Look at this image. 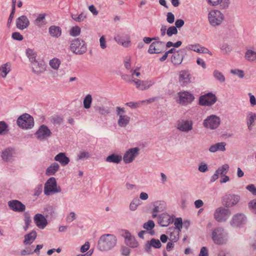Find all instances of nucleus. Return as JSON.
I'll return each mask as SVG.
<instances>
[{
  "mask_svg": "<svg viewBox=\"0 0 256 256\" xmlns=\"http://www.w3.org/2000/svg\"><path fill=\"white\" fill-rule=\"evenodd\" d=\"M114 40L124 47L128 48L130 46V37L127 34H118L114 38Z\"/></svg>",
  "mask_w": 256,
  "mask_h": 256,
  "instance_id": "nucleus-21",
  "label": "nucleus"
},
{
  "mask_svg": "<svg viewBox=\"0 0 256 256\" xmlns=\"http://www.w3.org/2000/svg\"><path fill=\"white\" fill-rule=\"evenodd\" d=\"M246 222V218L244 214L238 213L234 214L230 222L232 227L238 228L242 226Z\"/></svg>",
  "mask_w": 256,
  "mask_h": 256,
  "instance_id": "nucleus-14",
  "label": "nucleus"
},
{
  "mask_svg": "<svg viewBox=\"0 0 256 256\" xmlns=\"http://www.w3.org/2000/svg\"><path fill=\"white\" fill-rule=\"evenodd\" d=\"M126 244L132 248H137L138 246V243L136 238L132 236L130 233L126 232L124 236Z\"/></svg>",
  "mask_w": 256,
  "mask_h": 256,
  "instance_id": "nucleus-27",
  "label": "nucleus"
},
{
  "mask_svg": "<svg viewBox=\"0 0 256 256\" xmlns=\"http://www.w3.org/2000/svg\"><path fill=\"white\" fill-rule=\"evenodd\" d=\"M220 50L223 51L224 54H226L232 50V48L228 43H223L220 46Z\"/></svg>",
  "mask_w": 256,
  "mask_h": 256,
  "instance_id": "nucleus-52",
  "label": "nucleus"
},
{
  "mask_svg": "<svg viewBox=\"0 0 256 256\" xmlns=\"http://www.w3.org/2000/svg\"><path fill=\"white\" fill-rule=\"evenodd\" d=\"M166 20L169 24H172L174 21V16L171 12H168L166 14Z\"/></svg>",
  "mask_w": 256,
  "mask_h": 256,
  "instance_id": "nucleus-63",
  "label": "nucleus"
},
{
  "mask_svg": "<svg viewBox=\"0 0 256 256\" xmlns=\"http://www.w3.org/2000/svg\"><path fill=\"white\" fill-rule=\"evenodd\" d=\"M246 120L248 130H252L254 126V122L256 121V114L248 112L246 114Z\"/></svg>",
  "mask_w": 256,
  "mask_h": 256,
  "instance_id": "nucleus-25",
  "label": "nucleus"
},
{
  "mask_svg": "<svg viewBox=\"0 0 256 256\" xmlns=\"http://www.w3.org/2000/svg\"><path fill=\"white\" fill-rule=\"evenodd\" d=\"M178 82L181 86H188L191 82V76L190 72L186 70L180 72L178 74Z\"/></svg>",
  "mask_w": 256,
  "mask_h": 256,
  "instance_id": "nucleus-18",
  "label": "nucleus"
},
{
  "mask_svg": "<svg viewBox=\"0 0 256 256\" xmlns=\"http://www.w3.org/2000/svg\"><path fill=\"white\" fill-rule=\"evenodd\" d=\"M226 143L224 142H218L211 146L209 150L212 152H215L217 151L224 152L226 150Z\"/></svg>",
  "mask_w": 256,
  "mask_h": 256,
  "instance_id": "nucleus-34",
  "label": "nucleus"
},
{
  "mask_svg": "<svg viewBox=\"0 0 256 256\" xmlns=\"http://www.w3.org/2000/svg\"><path fill=\"white\" fill-rule=\"evenodd\" d=\"M54 160L60 162L63 166L68 164L70 161V158L66 156L64 152H60L56 155Z\"/></svg>",
  "mask_w": 256,
  "mask_h": 256,
  "instance_id": "nucleus-32",
  "label": "nucleus"
},
{
  "mask_svg": "<svg viewBox=\"0 0 256 256\" xmlns=\"http://www.w3.org/2000/svg\"><path fill=\"white\" fill-rule=\"evenodd\" d=\"M60 192L61 188L60 186H57L56 180L54 177L50 178L44 184V193L46 196Z\"/></svg>",
  "mask_w": 256,
  "mask_h": 256,
  "instance_id": "nucleus-5",
  "label": "nucleus"
},
{
  "mask_svg": "<svg viewBox=\"0 0 256 256\" xmlns=\"http://www.w3.org/2000/svg\"><path fill=\"white\" fill-rule=\"evenodd\" d=\"M154 84L152 80H140V90H143L148 88Z\"/></svg>",
  "mask_w": 256,
  "mask_h": 256,
  "instance_id": "nucleus-43",
  "label": "nucleus"
},
{
  "mask_svg": "<svg viewBox=\"0 0 256 256\" xmlns=\"http://www.w3.org/2000/svg\"><path fill=\"white\" fill-rule=\"evenodd\" d=\"M45 14H40L35 20V24L38 26L40 25V24L43 22L44 20L45 19Z\"/></svg>",
  "mask_w": 256,
  "mask_h": 256,
  "instance_id": "nucleus-62",
  "label": "nucleus"
},
{
  "mask_svg": "<svg viewBox=\"0 0 256 256\" xmlns=\"http://www.w3.org/2000/svg\"><path fill=\"white\" fill-rule=\"evenodd\" d=\"M212 239L216 244H222L225 243V233L224 229L220 228L214 229L212 232Z\"/></svg>",
  "mask_w": 256,
  "mask_h": 256,
  "instance_id": "nucleus-11",
  "label": "nucleus"
},
{
  "mask_svg": "<svg viewBox=\"0 0 256 256\" xmlns=\"http://www.w3.org/2000/svg\"><path fill=\"white\" fill-rule=\"evenodd\" d=\"M16 123L22 129H30L34 126V120L30 114L25 113L18 118Z\"/></svg>",
  "mask_w": 256,
  "mask_h": 256,
  "instance_id": "nucleus-4",
  "label": "nucleus"
},
{
  "mask_svg": "<svg viewBox=\"0 0 256 256\" xmlns=\"http://www.w3.org/2000/svg\"><path fill=\"white\" fill-rule=\"evenodd\" d=\"M50 35L54 38H58L62 34V30L60 26H52L49 28L48 30Z\"/></svg>",
  "mask_w": 256,
  "mask_h": 256,
  "instance_id": "nucleus-35",
  "label": "nucleus"
},
{
  "mask_svg": "<svg viewBox=\"0 0 256 256\" xmlns=\"http://www.w3.org/2000/svg\"><path fill=\"white\" fill-rule=\"evenodd\" d=\"M248 206L251 208L252 212L256 214V200H251L248 203Z\"/></svg>",
  "mask_w": 256,
  "mask_h": 256,
  "instance_id": "nucleus-64",
  "label": "nucleus"
},
{
  "mask_svg": "<svg viewBox=\"0 0 256 256\" xmlns=\"http://www.w3.org/2000/svg\"><path fill=\"white\" fill-rule=\"evenodd\" d=\"M94 108L96 112H98L102 116H106L110 113V111L108 108L98 106H94Z\"/></svg>",
  "mask_w": 256,
  "mask_h": 256,
  "instance_id": "nucleus-41",
  "label": "nucleus"
},
{
  "mask_svg": "<svg viewBox=\"0 0 256 256\" xmlns=\"http://www.w3.org/2000/svg\"><path fill=\"white\" fill-rule=\"evenodd\" d=\"M208 20L210 26H217L220 25L224 20V16L220 11L213 10L208 14Z\"/></svg>",
  "mask_w": 256,
  "mask_h": 256,
  "instance_id": "nucleus-3",
  "label": "nucleus"
},
{
  "mask_svg": "<svg viewBox=\"0 0 256 256\" xmlns=\"http://www.w3.org/2000/svg\"><path fill=\"white\" fill-rule=\"evenodd\" d=\"M122 160V156L114 154H110L106 157V162H113L115 164H119Z\"/></svg>",
  "mask_w": 256,
  "mask_h": 256,
  "instance_id": "nucleus-37",
  "label": "nucleus"
},
{
  "mask_svg": "<svg viewBox=\"0 0 256 256\" xmlns=\"http://www.w3.org/2000/svg\"><path fill=\"white\" fill-rule=\"evenodd\" d=\"M130 118L126 115H120L118 124L120 127H126L130 122Z\"/></svg>",
  "mask_w": 256,
  "mask_h": 256,
  "instance_id": "nucleus-39",
  "label": "nucleus"
},
{
  "mask_svg": "<svg viewBox=\"0 0 256 256\" xmlns=\"http://www.w3.org/2000/svg\"><path fill=\"white\" fill-rule=\"evenodd\" d=\"M214 77L221 82L225 81V78L224 76L218 70H214Z\"/></svg>",
  "mask_w": 256,
  "mask_h": 256,
  "instance_id": "nucleus-50",
  "label": "nucleus"
},
{
  "mask_svg": "<svg viewBox=\"0 0 256 256\" xmlns=\"http://www.w3.org/2000/svg\"><path fill=\"white\" fill-rule=\"evenodd\" d=\"M81 29L78 26H73L70 31V34L72 36H77L80 34Z\"/></svg>",
  "mask_w": 256,
  "mask_h": 256,
  "instance_id": "nucleus-49",
  "label": "nucleus"
},
{
  "mask_svg": "<svg viewBox=\"0 0 256 256\" xmlns=\"http://www.w3.org/2000/svg\"><path fill=\"white\" fill-rule=\"evenodd\" d=\"M90 157V154L88 152L82 151L80 152L78 156L77 160H82L84 158H88Z\"/></svg>",
  "mask_w": 256,
  "mask_h": 256,
  "instance_id": "nucleus-56",
  "label": "nucleus"
},
{
  "mask_svg": "<svg viewBox=\"0 0 256 256\" xmlns=\"http://www.w3.org/2000/svg\"><path fill=\"white\" fill-rule=\"evenodd\" d=\"M10 210L16 212H23L26 210V206L18 200H12L8 202Z\"/></svg>",
  "mask_w": 256,
  "mask_h": 256,
  "instance_id": "nucleus-20",
  "label": "nucleus"
},
{
  "mask_svg": "<svg viewBox=\"0 0 256 256\" xmlns=\"http://www.w3.org/2000/svg\"><path fill=\"white\" fill-rule=\"evenodd\" d=\"M16 27L20 30H24L30 25V21L26 16H22L16 20Z\"/></svg>",
  "mask_w": 256,
  "mask_h": 256,
  "instance_id": "nucleus-22",
  "label": "nucleus"
},
{
  "mask_svg": "<svg viewBox=\"0 0 256 256\" xmlns=\"http://www.w3.org/2000/svg\"><path fill=\"white\" fill-rule=\"evenodd\" d=\"M34 221L36 226L41 229H44L48 224L47 220L41 214H36L34 218Z\"/></svg>",
  "mask_w": 256,
  "mask_h": 256,
  "instance_id": "nucleus-23",
  "label": "nucleus"
},
{
  "mask_svg": "<svg viewBox=\"0 0 256 256\" xmlns=\"http://www.w3.org/2000/svg\"><path fill=\"white\" fill-rule=\"evenodd\" d=\"M186 54L185 48H181L177 50L176 53L172 54V62L174 65L180 64Z\"/></svg>",
  "mask_w": 256,
  "mask_h": 256,
  "instance_id": "nucleus-17",
  "label": "nucleus"
},
{
  "mask_svg": "<svg viewBox=\"0 0 256 256\" xmlns=\"http://www.w3.org/2000/svg\"><path fill=\"white\" fill-rule=\"evenodd\" d=\"M11 64L10 62H6L5 64L2 65L0 67V76L2 78L6 77L8 74L10 70Z\"/></svg>",
  "mask_w": 256,
  "mask_h": 256,
  "instance_id": "nucleus-40",
  "label": "nucleus"
},
{
  "mask_svg": "<svg viewBox=\"0 0 256 256\" xmlns=\"http://www.w3.org/2000/svg\"><path fill=\"white\" fill-rule=\"evenodd\" d=\"M140 204V200L138 198H135L130 203V209L132 211L136 210L137 209L138 206Z\"/></svg>",
  "mask_w": 256,
  "mask_h": 256,
  "instance_id": "nucleus-48",
  "label": "nucleus"
},
{
  "mask_svg": "<svg viewBox=\"0 0 256 256\" xmlns=\"http://www.w3.org/2000/svg\"><path fill=\"white\" fill-rule=\"evenodd\" d=\"M154 208L152 210V218L157 216V214L164 211L166 208V203L164 201H156L153 204Z\"/></svg>",
  "mask_w": 256,
  "mask_h": 256,
  "instance_id": "nucleus-24",
  "label": "nucleus"
},
{
  "mask_svg": "<svg viewBox=\"0 0 256 256\" xmlns=\"http://www.w3.org/2000/svg\"><path fill=\"white\" fill-rule=\"evenodd\" d=\"M59 168V164L56 162H54L47 168L46 174L47 176L54 175L58 171Z\"/></svg>",
  "mask_w": 256,
  "mask_h": 256,
  "instance_id": "nucleus-36",
  "label": "nucleus"
},
{
  "mask_svg": "<svg viewBox=\"0 0 256 256\" xmlns=\"http://www.w3.org/2000/svg\"><path fill=\"white\" fill-rule=\"evenodd\" d=\"M71 17L74 20L80 22H83L86 18V15L82 12L78 16L76 15L72 14Z\"/></svg>",
  "mask_w": 256,
  "mask_h": 256,
  "instance_id": "nucleus-45",
  "label": "nucleus"
},
{
  "mask_svg": "<svg viewBox=\"0 0 256 256\" xmlns=\"http://www.w3.org/2000/svg\"><path fill=\"white\" fill-rule=\"evenodd\" d=\"M180 231L176 230L174 226L170 227L168 228L167 234H170V240L174 242H177L179 239V234Z\"/></svg>",
  "mask_w": 256,
  "mask_h": 256,
  "instance_id": "nucleus-31",
  "label": "nucleus"
},
{
  "mask_svg": "<svg viewBox=\"0 0 256 256\" xmlns=\"http://www.w3.org/2000/svg\"><path fill=\"white\" fill-rule=\"evenodd\" d=\"M172 222L170 216L166 213H163L158 216V223L162 226H167Z\"/></svg>",
  "mask_w": 256,
  "mask_h": 256,
  "instance_id": "nucleus-29",
  "label": "nucleus"
},
{
  "mask_svg": "<svg viewBox=\"0 0 256 256\" xmlns=\"http://www.w3.org/2000/svg\"><path fill=\"white\" fill-rule=\"evenodd\" d=\"M165 43L162 41L152 42L150 46L148 52L150 54H159L165 52Z\"/></svg>",
  "mask_w": 256,
  "mask_h": 256,
  "instance_id": "nucleus-10",
  "label": "nucleus"
},
{
  "mask_svg": "<svg viewBox=\"0 0 256 256\" xmlns=\"http://www.w3.org/2000/svg\"><path fill=\"white\" fill-rule=\"evenodd\" d=\"M230 214V210L220 206L214 212V218L218 222L226 221Z\"/></svg>",
  "mask_w": 256,
  "mask_h": 256,
  "instance_id": "nucleus-7",
  "label": "nucleus"
},
{
  "mask_svg": "<svg viewBox=\"0 0 256 256\" xmlns=\"http://www.w3.org/2000/svg\"><path fill=\"white\" fill-rule=\"evenodd\" d=\"M244 58L248 62H256V52L248 50L245 53Z\"/></svg>",
  "mask_w": 256,
  "mask_h": 256,
  "instance_id": "nucleus-38",
  "label": "nucleus"
},
{
  "mask_svg": "<svg viewBox=\"0 0 256 256\" xmlns=\"http://www.w3.org/2000/svg\"><path fill=\"white\" fill-rule=\"evenodd\" d=\"M162 246V244L159 240L156 238H152L150 240L146 242L144 249L146 252L148 254H151L152 248H160Z\"/></svg>",
  "mask_w": 256,
  "mask_h": 256,
  "instance_id": "nucleus-19",
  "label": "nucleus"
},
{
  "mask_svg": "<svg viewBox=\"0 0 256 256\" xmlns=\"http://www.w3.org/2000/svg\"><path fill=\"white\" fill-rule=\"evenodd\" d=\"M193 123L192 120H180L176 122V128L183 132H188L192 129Z\"/></svg>",
  "mask_w": 256,
  "mask_h": 256,
  "instance_id": "nucleus-16",
  "label": "nucleus"
},
{
  "mask_svg": "<svg viewBox=\"0 0 256 256\" xmlns=\"http://www.w3.org/2000/svg\"><path fill=\"white\" fill-rule=\"evenodd\" d=\"M178 95L179 97V104L184 106L191 103L194 99V95L187 91L180 92Z\"/></svg>",
  "mask_w": 256,
  "mask_h": 256,
  "instance_id": "nucleus-13",
  "label": "nucleus"
},
{
  "mask_svg": "<svg viewBox=\"0 0 256 256\" xmlns=\"http://www.w3.org/2000/svg\"><path fill=\"white\" fill-rule=\"evenodd\" d=\"M32 71L36 74H40L45 70V64L43 62H38L37 60L32 62Z\"/></svg>",
  "mask_w": 256,
  "mask_h": 256,
  "instance_id": "nucleus-28",
  "label": "nucleus"
},
{
  "mask_svg": "<svg viewBox=\"0 0 256 256\" xmlns=\"http://www.w3.org/2000/svg\"><path fill=\"white\" fill-rule=\"evenodd\" d=\"M138 148H132L124 154L123 160L124 163L129 164L133 162L134 158L139 154Z\"/></svg>",
  "mask_w": 256,
  "mask_h": 256,
  "instance_id": "nucleus-15",
  "label": "nucleus"
},
{
  "mask_svg": "<svg viewBox=\"0 0 256 256\" xmlns=\"http://www.w3.org/2000/svg\"><path fill=\"white\" fill-rule=\"evenodd\" d=\"M92 96L90 94H87L83 101L84 107L86 109H88L91 106L92 102Z\"/></svg>",
  "mask_w": 256,
  "mask_h": 256,
  "instance_id": "nucleus-44",
  "label": "nucleus"
},
{
  "mask_svg": "<svg viewBox=\"0 0 256 256\" xmlns=\"http://www.w3.org/2000/svg\"><path fill=\"white\" fill-rule=\"evenodd\" d=\"M240 196L238 194H231L224 195L222 198L223 204L228 208L236 206L240 201Z\"/></svg>",
  "mask_w": 256,
  "mask_h": 256,
  "instance_id": "nucleus-6",
  "label": "nucleus"
},
{
  "mask_svg": "<svg viewBox=\"0 0 256 256\" xmlns=\"http://www.w3.org/2000/svg\"><path fill=\"white\" fill-rule=\"evenodd\" d=\"M24 221L25 224H30L32 222V219L28 212H26L24 214Z\"/></svg>",
  "mask_w": 256,
  "mask_h": 256,
  "instance_id": "nucleus-61",
  "label": "nucleus"
},
{
  "mask_svg": "<svg viewBox=\"0 0 256 256\" xmlns=\"http://www.w3.org/2000/svg\"><path fill=\"white\" fill-rule=\"evenodd\" d=\"M229 170V166L228 164H224L222 166L218 168L216 170L217 173L219 174L224 175L226 174Z\"/></svg>",
  "mask_w": 256,
  "mask_h": 256,
  "instance_id": "nucleus-47",
  "label": "nucleus"
},
{
  "mask_svg": "<svg viewBox=\"0 0 256 256\" xmlns=\"http://www.w3.org/2000/svg\"><path fill=\"white\" fill-rule=\"evenodd\" d=\"M70 49L73 53L81 55L86 52L87 46L84 40L77 38L72 40Z\"/></svg>",
  "mask_w": 256,
  "mask_h": 256,
  "instance_id": "nucleus-2",
  "label": "nucleus"
},
{
  "mask_svg": "<svg viewBox=\"0 0 256 256\" xmlns=\"http://www.w3.org/2000/svg\"><path fill=\"white\" fill-rule=\"evenodd\" d=\"M155 224L153 220H148V222H145L143 224V228L148 231L152 230L154 227Z\"/></svg>",
  "mask_w": 256,
  "mask_h": 256,
  "instance_id": "nucleus-51",
  "label": "nucleus"
},
{
  "mask_svg": "<svg viewBox=\"0 0 256 256\" xmlns=\"http://www.w3.org/2000/svg\"><path fill=\"white\" fill-rule=\"evenodd\" d=\"M52 133L48 128L44 125H41L36 132V136L39 140H44L51 136Z\"/></svg>",
  "mask_w": 256,
  "mask_h": 256,
  "instance_id": "nucleus-12",
  "label": "nucleus"
},
{
  "mask_svg": "<svg viewBox=\"0 0 256 256\" xmlns=\"http://www.w3.org/2000/svg\"><path fill=\"white\" fill-rule=\"evenodd\" d=\"M37 236V234L35 230H32L30 232L24 236V244L25 245H30L36 240Z\"/></svg>",
  "mask_w": 256,
  "mask_h": 256,
  "instance_id": "nucleus-30",
  "label": "nucleus"
},
{
  "mask_svg": "<svg viewBox=\"0 0 256 256\" xmlns=\"http://www.w3.org/2000/svg\"><path fill=\"white\" fill-rule=\"evenodd\" d=\"M220 122V118L218 116L212 114L208 116L204 120L203 126L207 128L214 130L218 127Z\"/></svg>",
  "mask_w": 256,
  "mask_h": 256,
  "instance_id": "nucleus-8",
  "label": "nucleus"
},
{
  "mask_svg": "<svg viewBox=\"0 0 256 256\" xmlns=\"http://www.w3.org/2000/svg\"><path fill=\"white\" fill-rule=\"evenodd\" d=\"M217 101V98L212 92H208L201 96L199 98V104L200 106H211Z\"/></svg>",
  "mask_w": 256,
  "mask_h": 256,
  "instance_id": "nucleus-9",
  "label": "nucleus"
},
{
  "mask_svg": "<svg viewBox=\"0 0 256 256\" xmlns=\"http://www.w3.org/2000/svg\"><path fill=\"white\" fill-rule=\"evenodd\" d=\"M246 188L249 191L252 195L256 196V187L254 184L248 185Z\"/></svg>",
  "mask_w": 256,
  "mask_h": 256,
  "instance_id": "nucleus-60",
  "label": "nucleus"
},
{
  "mask_svg": "<svg viewBox=\"0 0 256 256\" xmlns=\"http://www.w3.org/2000/svg\"><path fill=\"white\" fill-rule=\"evenodd\" d=\"M190 50H193L198 53L200 54H208L212 55V53L208 50V48L202 46L200 44H190L187 47Z\"/></svg>",
  "mask_w": 256,
  "mask_h": 256,
  "instance_id": "nucleus-26",
  "label": "nucleus"
},
{
  "mask_svg": "<svg viewBox=\"0 0 256 256\" xmlns=\"http://www.w3.org/2000/svg\"><path fill=\"white\" fill-rule=\"evenodd\" d=\"M230 72L234 74L237 75L240 78H243L244 76V71L238 69L231 70Z\"/></svg>",
  "mask_w": 256,
  "mask_h": 256,
  "instance_id": "nucleus-58",
  "label": "nucleus"
},
{
  "mask_svg": "<svg viewBox=\"0 0 256 256\" xmlns=\"http://www.w3.org/2000/svg\"><path fill=\"white\" fill-rule=\"evenodd\" d=\"M174 224L175 227L174 228H176V230L181 231V229L182 227V220L181 218H176Z\"/></svg>",
  "mask_w": 256,
  "mask_h": 256,
  "instance_id": "nucleus-55",
  "label": "nucleus"
},
{
  "mask_svg": "<svg viewBox=\"0 0 256 256\" xmlns=\"http://www.w3.org/2000/svg\"><path fill=\"white\" fill-rule=\"evenodd\" d=\"M117 239L113 234L102 235L98 243V248L100 251H107L112 248L116 245Z\"/></svg>",
  "mask_w": 256,
  "mask_h": 256,
  "instance_id": "nucleus-1",
  "label": "nucleus"
},
{
  "mask_svg": "<svg viewBox=\"0 0 256 256\" xmlns=\"http://www.w3.org/2000/svg\"><path fill=\"white\" fill-rule=\"evenodd\" d=\"M178 32V29L175 26H170L166 30V34L168 36H171L173 34H176Z\"/></svg>",
  "mask_w": 256,
  "mask_h": 256,
  "instance_id": "nucleus-53",
  "label": "nucleus"
},
{
  "mask_svg": "<svg viewBox=\"0 0 256 256\" xmlns=\"http://www.w3.org/2000/svg\"><path fill=\"white\" fill-rule=\"evenodd\" d=\"M8 126L7 124L4 121L0 122V134H4V132H8Z\"/></svg>",
  "mask_w": 256,
  "mask_h": 256,
  "instance_id": "nucleus-54",
  "label": "nucleus"
},
{
  "mask_svg": "<svg viewBox=\"0 0 256 256\" xmlns=\"http://www.w3.org/2000/svg\"><path fill=\"white\" fill-rule=\"evenodd\" d=\"M26 54L30 62H33L36 61V53L32 49L28 48L26 50Z\"/></svg>",
  "mask_w": 256,
  "mask_h": 256,
  "instance_id": "nucleus-42",
  "label": "nucleus"
},
{
  "mask_svg": "<svg viewBox=\"0 0 256 256\" xmlns=\"http://www.w3.org/2000/svg\"><path fill=\"white\" fill-rule=\"evenodd\" d=\"M14 154V149L12 148H8L2 152V158L4 161H8L11 160Z\"/></svg>",
  "mask_w": 256,
  "mask_h": 256,
  "instance_id": "nucleus-33",
  "label": "nucleus"
},
{
  "mask_svg": "<svg viewBox=\"0 0 256 256\" xmlns=\"http://www.w3.org/2000/svg\"><path fill=\"white\" fill-rule=\"evenodd\" d=\"M50 66L54 70H58L60 64V61L58 58H54L50 61Z\"/></svg>",
  "mask_w": 256,
  "mask_h": 256,
  "instance_id": "nucleus-46",
  "label": "nucleus"
},
{
  "mask_svg": "<svg viewBox=\"0 0 256 256\" xmlns=\"http://www.w3.org/2000/svg\"><path fill=\"white\" fill-rule=\"evenodd\" d=\"M12 39L18 41H21L24 39V36L18 32H12Z\"/></svg>",
  "mask_w": 256,
  "mask_h": 256,
  "instance_id": "nucleus-59",
  "label": "nucleus"
},
{
  "mask_svg": "<svg viewBox=\"0 0 256 256\" xmlns=\"http://www.w3.org/2000/svg\"><path fill=\"white\" fill-rule=\"evenodd\" d=\"M63 122V119L59 116H56L51 118V122L54 124H60Z\"/></svg>",
  "mask_w": 256,
  "mask_h": 256,
  "instance_id": "nucleus-57",
  "label": "nucleus"
}]
</instances>
